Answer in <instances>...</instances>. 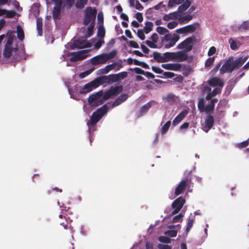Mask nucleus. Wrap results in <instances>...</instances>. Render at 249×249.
Instances as JSON below:
<instances>
[{
	"label": "nucleus",
	"mask_w": 249,
	"mask_h": 249,
	"mask_svg": "<svg viewBox=\"0 0 249 249\" xmlns=\"http://www.w3.org/2000/svg\"><path fill=\"white\" fill-rule=\"evenodd\" d=\"M15 32L12 30H8L6 34V42L4 46V48L3 51V55L6 58H10L12 54V52L16 53L14 55L13 58L16 61H19L25 54L24 49L21 50L20 52L18 51V49L17 46L12 47L14 39L15 37Z\"/></svg>",
	"instance_id": "1"
},
{
	"label": "nucleus",
	"mask_w": 249,
	"mask_h": 249,
	"mask_svg": "<svg viewBox=\"0 0 249 249\" xmlns=\"http://www.w3.org/2000/svg\"><path fill=\"white\" fill-rule=\"evenodd\" d=\"M107 112V105H104L101 107L98 108L96 111L92 113L89 120L87 122L89 131L92 130L94 131L96 130V125L97 122L100 121Z\"/></svg>",
	"instance_id": "2"
},
{
	"label": "nucleus",
	"mask_w": 249,
	"mask_h": 249,
	"mask_svg": "<svg viewBox=\"0 0 249 249\" xmlns=\"http://www.w3.org/2000/svg\"><path fill=\"white\" fill-rule=\"evenodd\" d=\"M117 54V52L116 50H113L107 53L100 54L92 57L91 59V63L95 66L105 64L108 60L114 58Z\"/></svg>",
	"instance_id": "3"
},
{
	"label": "nucleus",
	"mask_w": 249,
	"mask_h": 249,
	"mask_svg": "<svg viewBox=\"0 0 249 249\" xmlns=\"http://www.w3.org/2000/svg\"><path fill=\"white\" fill-rule=\"evenodd\" d=\"M179 39V36L178 34H174L172 36L171 34H167L161 39V43L165 48L168 49L173 47Z\"/></svg>",
	"instance_id": "4"
},
{
	"label": "nucleus",
	"mask_w": 249,
	"mask_h": 249,
	"mask_svg": "<svg viewBox=\"0 0 249 249\" xmlns=\"http://www.w3.org/2000/svg\"><path fill=\"white\" fill-rule=\"evenodd\" d=\"M103 94V90H101L90 95L88 98L89 104L92 107H98L102 105L104 103L102 99Z\"/></svg>",
	"instance_id": "5"
},
{
	"label": "nucleus",
	"mask_w": 249,
	"mask_h": 249,
	"mask_svg": "<svg viewBox=\"0 0 249 249\" xmlns=\"http://www.w3.org/2000/svg\"><path fill=\"white\" fill-rule=\"evenodd\" d=\"M97 11L95 8L88 7L86 8L83 19V23L87 25L90 22L95 21Z\"/></svg>",
	"instance_id": "6"
},
{
	"label": "nucleus",
	"mask_w": 249,
	"mask_h": 249,
	"mask_svg": "<svg viewBox=\"0 0 249 249\" xmlns=\"http://www.w3.org/2000/svg\"><path fill=\"white\" fill-rule=\"evenodd\" d=\"M100 85L98 79L97 78L94 80L85 84L83 87H82L79 89V93L81 94H86L94 89H96Z\"/></svg>",
	"instance_id": "7"
},
{
	"label": "nucleus",
	"mask_w": 249,
	"mask_h": 249,
	"mask_svg": "<svg viewBox=\"0 0 249 249\" xmlns=\"http://www.w3.org/2000/svg\"><path fill=\"white\" fill-rule=\"evenodd\" d=\"M232 57L227 59L221 68L220 69V73L222 74L226 72L231 73L236 68L234 65L233 61H232Z\"/></svg>",
	"instance_id": "8"
},
{
	"label": "nucleus",
	"mask_w": 249,
	"mask_h": 249,
	"mask_svg": "<svg viewBox=\"0 0 249 249\" xmlns=\"http://www.w3.org/2000/svg\"><path fill=\"white\" fill-rule=\"evenodd\" d=\"M185 202V200L182 196H180L175 199L172 204V207L174 209L172 212L173 214H175L179 212Z\"/></svg>",
	"instance_id": "9"
},
{
	"label": "nucleus",
	"mask_w": 249,
	"mask_h": 249,
	"mask_svg": "<svg viewBox=\"0 0 249 249\" xmlns=\"http://www.w3.org/2000/svg\"><path fill=\"white\" fill-rule=\"evenodd\" d=\"M193 38L192 37H188L179 44L177 48L178 49H185L187 52H190L193 49Z\"/></svg>",
	"instance_id": "10"
},
{
	"label": "nucleus",
	"mask_w": 249,
	"mask_h": 249,
	"mask_svg": "<svg viewBox=\"0 0 249 249\" xmlns=\"http://www.w3.org/2000/svg\"><path fill=\"white\" fill-rule=\"evenodd\" d=\"M70 55H72L70 58L71 62H76L85 59L88 56L87 52L86 51H81L78 53L72 52L70 53Z\"/></svg>",
	"instance_id": "11"
},
{
	"label": "nucleus",
	"mask_w": 249,
	"mask_h": 249,
	"mask_svg": "<svg viewBox=\"0 0 249 249\" xmlns=\"http://www.w3.org/2000/svg\"><path fill=\"white\" fill-rule=\"evenodd\" d=\"M190 182L191 180L188 178H186L185 179L181 180L175 189V196H178L182 193Z\"/></svg>",
	"instance_id": "12"
},
{
	"label": "nucleus",
	"mask_w": 249,
	"mask_h": 249,
	"mask_svg": "<svg viewBox=\"0 0 249 249\" xmlns=\"http://www.w3.org/2000/svg\"><path fill=\"white\" fill-rule=\"evenodd\" d=\"M100 85L103 84L104 83H110L116 82L119 81L118 75L117 74H110L107 76H103L98 78Z\"/></svg>",
	"instance_id": "13"
},
{
	"label": "nucleus",
	"mask_w": 249,
	"mask_h": 249,
	"mask_svg": "<svg viewBox=\"0 0 249 249\" xmlns=\"http://www.w3.org/2000/svg\"><path fill=\"white\" fill-rule=\"evenodd\" d=\"M210 86L213 87L223 88L224 86V81L218 77H213L208 81Z\"/></svg>",
	"instance_id": "14"
},
{
	"label": "nucleus",
	"mask_w": 249,
	"mask_h": 249,
	"mask_svg": "<svg viewBox=\"0 0 249 249\" xmlns=\"http://www.w3.org/2000/svg\"><path fill=\"white\" fill-rule=\"evenodd\" d=\"M72 45L74 47L79 49L89 47L91 46L90 43L86 39H81L75 40L73 42Z\"/></svg>",
	"instance_id": "15"
},
{
	"label": "nucleus",
	"mask_w": 249,
	"mask_h": 249,
	"mask_svg": "<svg viewBox=\"0 0 249 249\" xmlns=\"http://www.w3.org/2000/svg\"><path fill=\"white\" fill-rule=\"evenodd\" d=\"M196 28L193 24H190L176 30L178 34H185L187 33H193L195 31Z\"/></svg>",
	"instance_id": "16"
},
{
	"label": "nucleus",
	"mask_w": 249,
	"mask_h": 249,
	"mask_svg": "<svg viewBox=\"0 0 249 249\" xmlns=\"http://www.w3.org/2000/svg\"><path fill=\"white\" fill-rule=\"evenodd\" d=\"M188 58V54L182 51L174 52V60L182 62L187 60Z\"/></svg>",
	"instance_id": "17"
},
{
	"label": "nucleus",
	"mask_w": 249,
	"mask_h": 249,
	"mask_svg": "<svg viewBox=\"0 0 249 249\" xmlns=\"http://www.w3.org/2000/svg\"><path fill=\"white\" fill-rule=\"evenodd\" d=\"M161 67L166 70L178 71L180 70L181 65L179 63H167L162 64Z\"/></svg>",
	"instance_id": "18"
},
{
	"label": "nucleus",
	"mask_w": 249,
	"mask_h": 249,
	"mask_svg": "<svg viewBox=\"0 0 249 249\" xmlns=\"http://www.w3.org/2000/svg\"><path fill=\"white\" fill-rule=\"evenodd\" d=\"M205 124L204 131L207 132L213 125L214 118L213 116L211 115H207L205 121Z\"/></svg>",
	"instance_id": "19"
},
{
	"label": "nucleus",
	"mask_w": 249,
	"mask_h": 249,
	"mask_svg": "<svg viewBox=\"0 0 249 249\" xmlns=\"http://www.w3.org/2000/svg\"><path fill=\"white\" fill-rule=\"evenodd\" d=\"M188 112L187 110L181 111L174 119L173 125L176 126L187 115Z\"/></svg>",
	"instance_id": "20"
},
{
	"label": "nucleus",
	"mask_w": 249,
	"mask_h": 249,
	"mask_svg": "<svg viewBox=\"0 0 249 249\" xmlns=\"http://www.w3.org/2000/svg\"><path fill=\"white\" fill-rule=\"evenodd\" d=\"M128 95L126 94H123L119 96L113 103L112 107H116L120 105L122 103L127 100Z\"/></svg>",
	"instance_id": "21"
},
{
	"label": "nucleus",
	"mask_w": 249,
	"mask_h": 249,
	"mask_svg": "<svg viewBox=\"0 0 249 249\" xmlns=\"http://www.w3.org/2000/svg\"><path fill=\"white\" fill-rule=\"evenodd\" d=\"M248 55H243L233 61L235 68L242 66L248 59Z\"/></svg>",
	"instance_id": "22"
},
{
	"label": "nucleus",
	"mask_w": 249,
	"mask_h": 249,
	"mask_svg": "<svg viewBox=\"0 0 249 249\" xmlns=\"http://www.w3.org/2000/svg\"><path fill=\"white\" fill-rule=\"evenodd\" d=\"M123 89V87L122 86H119L116 87H111L109 89L111 94L112 96H117L120 93L122 92Z\"/></svg>",
	"instance_id": "23"
},
{
	"label": "nucleus",
	"mask_w": 249,
	"mask_h": 249,
	"mask_svg": "<svg viewBox=\"0 0 249 249\" xmlns=\"http://www.w3.org/2000/svg\"><path fill=\"white\" fill-rule=\"evenodd\" d=\"M191 2L189 0H186L185 2L180 5L178 9V13L182 14L184 11H186L191 5Z\"/></svg>",
	"instance_id": "24"
},
{
	"label": "nucleus",
	"mask_w": 249,
	"mask_h": 249,
	"mask_svg": "<svg viewBox=\"0 0 249 249\" xmlns=\"http://www.w3.org/2000/svg\"><path fill=\"white\" fill-rule=\"evenodd\" d=\"M17 33L18 39L21 41H23L25 38L24 33L22 27L19 25L17 26Z\"/></svg>",
	"instance_id": "25"
},
{
	"label": "nucleus",
	"mask_w": 249,
	"mask_h": 249,
	"mask_svg": "<svg viewBox=\"0 0 249 249\" xmlns=\"http://www.w3.org/2000/svg\"><path fill=\"white\" fill-rule=\"evenodd\" d=\"M36 29L39 36H42L43 34L42 31V18H38L36 19Z\"/></svg>",
	"instance_id": "26"
},
{
	"label": "nucleus",
	"mask_w": 249,
	"mask_h": 249,
	"mask_svg": "<svg viewBox=\"0 0 249 249\" xmlns=\"http://www.w3.org/2000/svg\"><path fill=\"white\" fill-rule=\"evenodd\" d=\"M154 59L158 63H163V53L158 52H154L152 54Z\"/></svg>",
	"instance_id": "27"
},
{
	"label": "nucleus",
	"mask_w": 249,
	"mask_h": 249,
	"mask_svg": "<svg viewBox=\"0 0 249 249\" xmlns=\"http://www.w3.org/2000/svg\"><path fill=\"white\" fill-rule=\"evenodd\" d=\"M174 60V52H166L163 53V62Z\"/></svg>",
	"instance_id": "28"
},
{
	"label": "nucleus",
	"mask_w": 249,
	"mask_h": 249,
	"mask_svg": "<svg viewBox=\"0 0 249 249\" xmlns=\"http://www.w3.org/2000/svg\"><path fill=\"white\" fill-rule=\"evenodd\" d=\"M229 42L230 43L231 48L232 50H237L240 46V43L239 41L234 40L231 38L229 39Z\"/></svg>",
	"instance_id": "29"
},
{
	"label": "nucleus",
	"mask_w": 249,
	"mask_h": 249,
	"mask_svg": "<svg viewBox=\"0 0 249 249\" xmlns=\"http://www.w3.org/2000/svg\"><path fill=\"white\" fill-rule=\"evenodd\" d=\"M95 26V21L91 22L87 28L88 33L86 35L87 37L91 36L93 33V28Z\"/></svg>",
	"instance_id": "30"
},
{
	"label": "nucleus",
	"mask_w": 249,
	"mask_h": 249,
	"mask_svg": "<svg viewBox=\"0 0 249 249\" xmlns=\"http://www.w3.org/2000/svg\"><path fill=\"white\" fill-rule=\"evenodd\" d=\"M106 34V30L103 26H100L98 28L97 36L100 38L103 39Z\"/></svg>",
	"instance_id": "31"
},
{
	"label": "nucleus",
	"mask_w": 249,
	"mask_h": 249,
	"mask_svg": "<svg viewBox=\"0 0 249 249\" xmlns=\"http://www.w3.org/2000/svg\"><path fill=\"white\" fill-rule=\"evenodd\" d=\"M116 65V62H114L111 64L108 65L105 67L104 69H103V73H107L111 70L115 68V66Z\"/></svg>",
	"instance_id": "32"
},
{
	"label": "nucleus",
	"mask_w": 249,
	"mask_h": 249,
	"mask_svg": "<svg viewBox=\"0 0 249 249\" xmlns=\"http://www.w3.org/2000/svg\"><path fill=\"white\" fill-rule=\"evenodd\" d=\"M153 101H151L149 102L146 103L144 105H143L141 108L140 110V112L142 114L146 112L151 107V103L153 102Z\"/></svg>",
	"instance_id": "33"
},
{
	"label": "nucleus",
	"mask_w": 249,
	"mask_h": 249,
	"mask_svg": "<svg viewBox=\"0 0 249 249\" xmlns=\"http://www.w3.org/2000/svg\"><path fill=\"white\" fill-rule=\"evenodd\" d=\"M88 0H77L75 3L77 8L82 9L87 4Z\"/></svg>",
	"instance_id": "34"
},
{
	"label": "nucleus",
	"mask_w": 249,
	"mask_h": 249,
	"mask_svg": "<svg viewBox=\"0 0 249 249\" xmlns=\"http://www.w3.org/2000/svg\"><path fill=\"white\" fill-rule=\"evenodd\" d=\"M153 24L150 21H147L145 23V26L144 28V32L147 34L150 33L152 30Z\"/></svg>",
	"instance_id": "35"
},
{
	"label": "nucleus",
	"mask_w": 249,
	"mask_h": 249,
	"mask_svg": "<svg viewBox=\"0 0 249 249\" xmlns=\"http://www.w3.org/2000/svg\"><path fill=\"white\" fill-rule=\"evenodd\" d=\"M194 221H195L194 217L191 219L190 218V217H189L188 219L187 225H186V231L187 232H188L190 231L191 229L193 227Z\"/></svg>",
	"instance_id": "36"
},
{
	"label": "nucleus",
	"mask_w": 249,
	"mask_h": 249,
	"mask_svg": "<svg viewBox=\"0 0 249 249\" xmlns=\"http://www.w3.org/2000/svg\"><path fill=\"white\" fill-rule=\"evenodd\" d=\"M184 0H169L168 6V7H173L175 4H179L182 3Z\"/></svg>",
	"instance_id": "37"
},
{
	"label": "nucleus",
	"mask_w": 249,
	"mask_h": 249,
	"mask_svg": "<svg viewBox=\"0 0 249 249\" xmlns=\"http://www.w3.org/2000/svg\"><path fill=\"white\" fill-rule=\"evenodd\" d=\"M214 61V57H209L205 62V67L206 68H209L212 66Z\"/></svg>",
	"instance_id": "38"
},
{
	"label": "nucleus",
	"mask_w": 249,
	"mask_h": 249,
	"mask_svg": "<svg viewBox=\"0 0 249 249\" xmlns=\"http://www.w3.org/2000/svg\"><path fill=\"white\" fill-rule=\"evenodd\" d=\"M176 14V12H173L172 13H170L169 14H166L163 17V19L164 20V21H169L170 19H177V17H172V15H175Z\"/></svg>",
	"instance_id": "39"
},
{
	"label": "nucleus",
	"mask_w": 249,
	"mask_h": 249,
	"mask_svg": "<svg viewBox=\"0 0 249 249\" xmlns=\"http://www.w3.org/2000/svg\"><path fill=\"white\" fill-rule=\"evenodd\" d=\"M17 14V13L13 10H7L6 9L5 11V18H14L15 15Z\"/></svg>",
	"instance_id": "40"
},
{
	"label": "nucleus",
	"mask_w": 249,
	"mask_h": 249,
	"mask_svg": "<svg viewBox=\"0 0 249 249\" xmlns=\"http://www.w3.org/2000/svg\"><path fill=\"white\" fill-rule=\"evenodd\" d=\"M239 30L241 31L249 30V21L247 20L243 22L239 27Z\"/></svg>",
	"instance_id": "41"
},
{
	"label": "nucleus",
	"mask_w": 249,
	"mask_h": 249,
	"mask_svg": "<svg viewBox=\"0 0 249 249\" xmlns=\"http://www.w3.org/2000/svg\"><path fill=\"white\" fill-rule=\"evenodd\" d=\"M61 10L53 9V16L54 19H59L60 18Z\"/></svg>",
	"instance_id": "42"
},
{
	"label": "nucleus",
	"mask_w": 249,
	"mask_h": 249,
	"mask_svg": "<svg viewBox=\"0 0 249 249\" xmlns=\"http://www.w3.org/2000/svg\"><path fill=\"white\" fill-rule=\"evenodd\" d=\"M171 121H168L164 124V125L162 126V127L161 128V132L162 134H164L168 131L169 128L170 127V126L171 125Z\"/></svg>",
	"instance_id": "43"
},
{
	"label": "nucleus",
	"mask_w": 249,
	"mask_h": 249,
	"mask_svg": "<svg viewBox=\"0 0 249 249\" xmlns=\"http://www.w3.org/2000/svg\"><path fill=\"white\" fill-rule=\"evenodd\" d=\"M156 30L160 35H164L169 32V31L166 28L161 26L158 27Z\"/></svg>",
	"instance_id": "44"
},
{
	"label": "nucleus",
	"mask_w": 249,
	"mask_h": 249,
	"mask_svg": "<svg viewBox=\"0 0 249 249\" xmlns=\"http://www.w3.org/2000/svg\"><path fill=\"white\" fill-rule=\"evenodd\" d=\"M111 96H112V95L111 94L109 89L105 92L104 93H103V95H102V100L103 101V103L105 101L110 98Z\"/></svg>",
	"instance_id": "45"
},
{
	"label": "nucleus",
	"mask_w": 249,
	"mask_h": 249,
	"mask_svg": "<svg viewBox=\"0 0 249 249\" xmlns=\"http://www.w3.org/2000/svg\"><path fill=\"white\" fill-rule=\"evenodd\" d=\"M54 2L55 5L53 9L61 10L62 4V0H52Z\"/></svg>",
	"instance_id": "46"
},
{
	"label": "nucleus",
	"mask_w": 249,
	"mask_h": 249,
	"mask_svg": "<svg viewBox=\"0 0 249 249\" xmlns=\"http://www.w3.org/2000/svg\"><path fill=\"white\" fill-rule=\"evenodd\" d=\"M128 70L130 71H134L137 74H141L143 75L145 74V71L142 69L138 67H135L134 68H129Z\"/></svg>",
	"instance_id": "47"
},
{
	"label": "nucleus",
	"mask_w": 249,
	"mask_h": 249,
	"mask_svg": "<svg viewBox=\"0 0 249 249\" xmlns=\"http://www.w3.org/2000/svg\"><path fill=\"white\" fill-rule=\"evenodd\" d=\"M159 240L161 243H170L171 242V239L166 236H161L159 238Z\"/></svg>",
	"instance_id": "48"
},
{
	"label": "nucleus",
	"mask_w": 249,
	"mask_h": 249,
	"mask_svg": "<svg viewBox=\"0 0 249 249\" xmlns=\"http://www.w3.org/2000/svg\"><path fill=\"white\" fill-rule=\"evenodd\" d=\"M183 217V214L180 213L178 214L175 216L173 218V222L177 223L181 221L182 217Z\"/></svg>",
	"instance_id": "49"
},
{
	"label": "nucleus",
	"mask_w": 249,
	"mask_h": 249,
	"mask_svg": "<svg viewBox=\"0 0 249 249\" xmlns=\"http://www.w3.org/2000/svg\"><path fill=\"white\" fill-rule=\"evenodd\" d=\"M214 106L211 104H208L205 107V111L207 113H210L214 110Z\"/></svg>",
	"instance_id": "50"
},
{
	"label": "nucleus",
	"mask_w": 249,
	"mask_h": 249,
	"mask_svg": "<svg viewBox=\"0 0 249 249\" xmlns=\"http://www.w3.org/2000/svg\"><path fill=\"white\" fill-rule=\"evenodd\" d=\"M152 70L156 73L161 74L163 72V71L160 67L153 66L151 67Z\"/></svg>",
	"instance_id": "51"
},
{
	"label": "nucleus",
	"mask_w": 249,
	"mask_h": 249,
	"mask_svg": "<svg viewBox=\"0 0 249 249\" xmlns=\"http://www.w3.org/2000/svg\"><path fill=\"white\" fill-rule=\"evenodd\" d=\"M178 24V23L176 21H172L169 22L167 24V27L170 29H173L175 28Z\"/></svg>",
	"instance_id": "52"
},
{
	"label": "nucleus",
	"mask_w": 249,
	"mask_h": 249,
	"mask_svg": "<svg viewBox=\"0 0 249 249\" xmlns=\"http://www.w3.org/2000/svg\"><path fill=\"white\" fill-rule=\"evenodd\" d=\"M118 80L123 79L127 76L128 73L126 71H123L120 73H117Z\"/></svg>",
	"instance_id": "53"
},
{
	"label": "nucleus",
	"mask_w": 249,
	"mask_h": 249,
	"mask_svg": "<svg viewBox=\"0 0 249 249\" xmlns=\"http://www.w3.org/2000/svg\"><path fill=\"white\" fill-rule=\"evenodd\" d=\"M137 36H138L141 39L144 40L145 39V35L144 34V32L142 29H139L137 31Z\"/></svg>",
	"instance_id": "54"
},
{
	"label": "nucleus",
	"mask_w": 249,
	"mask_h": 249,
	"mask_svg": "<svg viewBox=\"0 0 249 249\" xmlns=\"http://www.w3.org/2000/svg\"><path fill=\"white\" fill-rule=\"evenodd\" d=\"M163 75L165 78H172L175 76V73L172 72L165 71L163 72Z\"/></svg>",
	"instance_id": "55"
},
{
	"label": "nucleus",
	"mask_w": 249,
	"mask_h": 249,
	"mask_svg": "<svg viewBox=\"0 0 249 249\" xmlns=\"http://www.w3.org/2000/svg\"><path fill=\"white\" fill-rule=\"evenodd\" d=\"M156 42H154L153 41H151L150 40H146L145 41V43L147 45H148L151 48H157V45L155 44Z\"/></svg>",
	"instance_id": "56"
},
{
	"label": "nucleus",
	"mask_w": 249,
	"mask_h": 249,
	"mask_svg": "<svg viewBox=\"0 0 249 249\" xmlns=\"http://www.w3.org/2000/svg\"><path fill=\"white\" fill-rule=\"evenodd\" d=\"M223 88L215 87L212 91V94L215 96L217 94H219L221 92V90Z\"/></svg>",
	"instance_id": "57"
},
{
	"label": "nucleus",
	"mask_w": 249,
	"mask_h": 249,
	"mask_svg": "<svg viewBox=\"0 0 249 249\" xmlns=\"http://www.w3.org/2000/svg\"><path fill=\"white\" fill-rule=\"evenodd\" d=\"M93 70H88V71H84L82 73H81L80 74H79V77L81 78H83L85 77H86L87 76H88V75H89L91 72V71H92Z\"/></svg>",
	"instance_id": "58"
},
{
	"label": "nucleus",
	"mask_w": 249,
	"mask_h": 249,
	"mask_svg": "<svg viewBox=\"0 0 249 249\" xmlns=\"http://www.w3.org/2000/svg\"><path fill=\"white\" fill-rule=\"evenodd\" d=\"M104 43V41L103 39H99L97 41L95 44V48L97 49H99L102 45Z\"/></svg>",
	"instance_id": "59"
},
{
	"label": "nucleus",
	"mask_w": 249,
	"mask_h": 249,
	"mask_svg": "<svg viewBox=\"0 0 249 249\" xmlns=\"http://www.w3.org/2000/svg\"><path fill=\"white\" fill-rule=\"evenodd\" d=\"M216 52V48L214 46L211 47L208 52V55L209 56H211L214 54Z\"/></svg>",
	"instance_id": "60"
},
{
	"label": "nucleus",
	"mask_w": 249,
	"mask_h": 249,
	"mask_svg": "<svg viewBox=\"0 0 249 249\" xmlns=\"http://www.w3.org/2000/svg\"><path fill=\"white\" fill-rule=\"evenodd\" d=\"M167 233L168 235L171 237H176L177 235V231L175 230H172V231H168L167 232Z\"/></svg>",
	"instance_id": "61"
},
{
	"label": "nucleus",
	"mask_w": 249,
	"mask_h": 249,
	"mask_svg": "<svg viewBox=\"0 0 249 249\" xmlns=\"http://www.w3.org/2000/svg\"><path fill=\"white\" fill-rule=\"evenodd\" d=\"M192 18L193 16L192 15H187L182 17V18H180V19H182L183 21H189L191 20L192 19Z\"/></svg>",
	"instance_id": "62"
},
{
	"label": "nucleus",
	"mask_w": 249,
	"mask_h": 249,
	"mask_svg": "<svg viewBox=\"0 0 249 249\" xmlns=\"http://www.w3.org/2000/svg\"><path fill=\"white\" fill-rule=\"evenodd\" d=\"M158 247L160 249H172L170 246L162 244H159L158 245Z\"/></svg>",
	"instance_id": "63"
},
{
	"label": "nucleus",
	"mask_w": 249,
	"mask_h": 249,
	"mask_svg": "<svg viewBox=\"0 0 249 249\" xmlns=\"http://www.w3.org/2000/svg\"><path fill=\"white\" fill-rule=\"evenodd\" d=\"M136 18L140 22H141L143 20V17L141 13H137L136 14Z\"/></svg>",
	"instance_id": "64"
}]
</instances>
